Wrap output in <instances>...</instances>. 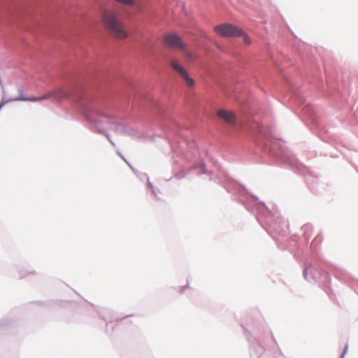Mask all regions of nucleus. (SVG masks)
I'll list each match as a JSON object with an SVG mask.
<instances>
[{
	"label": "nucleus",
	"mask_w": 358,
	"mask_h": 358,
	"mask_svg": "<svg viewBox=\"0 0 358 358\" xmlns=\"http://www.w3.org/2000/svg\"><path fill=\"white\" fill-rule=\"evenodd\" d=\"M169 64L171 69L182 78L188 87L192 88L194 86V80L189 76L187 71L178 59L171 58Z\"/></svg>",
	"instance_id": "3"
},
{
	"label": "nucleus",
	"mask_w": 358,
	"mask_h": 358,
	"mask_svg": "<svg viewBox=\"0 0 358 358\" xmlns=\"http://www.w3.org/2000/svg\"><path fill=\"white\" fill-rule=\"evenodd\" d=\"M215 32L222 37H238L243 34V30L229 23H224L214 27Z\"/></svg>",
	"instance_id": "2"
},
{
	"label": "nucleus",
	"mask_w": 358,
	"mask_h": 358,
	"mask_svg": "<svg viewBox=\"0 0 358 358\" xmlns=\"http://www.w3.org/2000/svg\"><path fill=\"white\" fill-rule=\"evenodd\" d=\"M306 273H306V271H304V272H303L304 275H306Z\"/></svg>",
	"instance_id": "10"
},
{
	"label": "nucleus",
	"mask_w": 358,
	"mask_h": 358,
	"mask_svg": "<svg viewBox=\"0 0 358 358\" xmlns=\"http://www.w3.org/2000/svg\"><path fill=\"white\" fill-rule=\"evenodd\" d=\"M83 110L90 121H94L96 117L105 116L101 105L95 101H89L83 103Z\"/></svg>",
	"instance_id": "4"
},
{
	"label": "nucleus",
	"mask_w": 358,
	"mask_h": 358,
	"mask_svg": "<svg viewBox=\"0 0 358 358\" xmlns=\"http://www.w3.org/2000/svg\"><path fill=\"white\" fill-rule=\"evenodd\" d=\"M241 36L243 37V41L245 44L250 45L251 43V39L248 34L243 31V34Z\"/></svg>",
	"instance_id": "9"
},
{
	"label": "nucleus",
	"mask_w": 358,
	"mask_h": 358,
	"mask_svg": "<svg viewBox=\"0 0 358 358\" xmlns=\"http://www.w3.org/2000/svg\"><path fill=\"white\" fill-rule=\"evenodd\" d=\"M163 43L165 46L174 50L181 51L186 48V44L181 37L176 34H166L163 38Z\"/></svg>",
	"instance_id": "6"
},
{
	"label": "nucleus",
	"mask_w": 358,
	"mask_h": 358,
	"mask_svg": "<svg viewBox=\"0 0 358 358\" xmlns=\"http://www.w3.org/2000/svg\"><path fill=\"white\" fill-rule=\"evenodd\" d=\"M101 21L106 31L112 36L121 40L127 38L128 34L124 24L114 11L103 10L101 13Z\"/></svg>",
	"instance_id": "1"
},
{
	"label": "nucleus",
	"mask_w": 358,
	"mask_h": 358,
	"mask_svg": "<svg viewBox=\"0 0 358 358\" xmlns=\"http://www.w3.org/2000/svg\"><path fill=\"white\" fill-rule=\"evenodd\" d=\"M69 94L65 91L64 89H56L54 91L50 92L45 95L37 96V97H31L29 99H25L23 97H19L17 99H15L14 100H20V101H41L43 100L48 99L49 98H53L55 100L60 101L63 99L69 97Z\"/></svg>",
	"instance_id": "5"
},
{
	"label": "nucleus",
	"mask_w": 358,
	"mask_h": 358,
	"mask_svg": "<svg viewBox=\"0 0 358 358\" xmlns=\"http://www.w3.org/2000/svg\"><path fill=\"white\" fill-rule=\"evenodd\" d=\"M181 51L183 52L185 57L187 58V61L189 62H193L197 59V55L187 49V48L185 50H181Z\"/></svg>",
	"instance_id": "8"
},
{
	"label": "nucleus",
	"mask_w": 358,
	"mask_h": 358,
	"mask_svg": "<svg viewBox=\"0 0 358 358\" xmlns=\"http://www.w3.org/2000/svg\"><path fill=\"white\" fill-rule=\"evenodd\" d=\"M217 116L227 124H231L236 122L235 113L230 110L221 109L217 112Z\"/></svg>",
	"instance_id": "7"
}]
</instances>
